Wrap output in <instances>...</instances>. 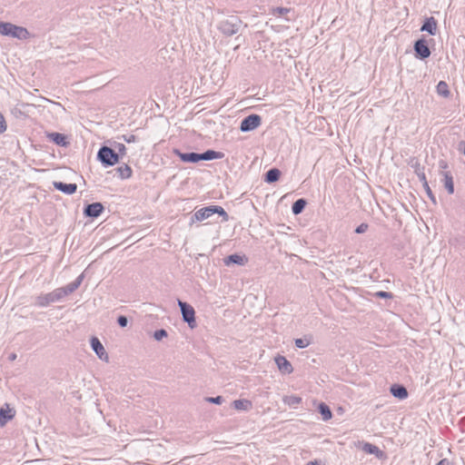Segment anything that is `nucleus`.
Returning a JSON list of instances; mask_svg holds the SVG:
<instances>
[{"instance_id": "obj_9", "label": "nucleus", "mask_w": 465, "mask_h": 465, "mask_svg": "<svg viewBox=\"0 0 465 465\" xmlns=\"http://www.w3.org/2000/svg\"><path fill=\"white\" fill-rule=\"evenodd\" d=\"M90 345L95 355L104 362L109 361V356L106 352L104 345L96 337H93L90 340Z\"/></svg>"}, {"instance_id": "obj_33", "label": "nucleus", "mask_w": 465, "mask_h": 465, "mask_svg": "<svg viewBox=\"0 0 465 465\" xmlns=\"http://www.w3.org/2000/svg\"><path fill=\"white\" fill-rule=\"evenodd\" d=\"M209 402L211 403H213V404H221L222 401H223V399L221 396H217V397H214V398H209L207 400Z\"/></svg>"}, {"instance_id": "obj_31", "label": "nucleus", "mask_w": 465, "mask_h": 465, "mask_svg": "<svg viewBox=\"0 0 465 465\" xmlns=\"http://www.w3.org/2000/svg\"><path fill=\"white\" fill-rule=\"evenodd\" d=\"M7 129L5 119L2 114H0V134H4Z\"/></svg>"}, {"instance_id": "obj_19", "label": "nucleus", "mask_w": 465, "mask_h": 465, "mask_svg": "<svg viewBox=\"0 0 465 465\" xmlns=\"http://www.w3.org/2000/svg\"><path fill=\"white\" fill-rule=\"evenodd\" d=\"M361 450L369 454H372L376 456L377 458L381 459L383 457V452L375 445L371 443H362L361 444Z\"/></svg>"}, {"instance_id": "obj_37", "label": "nucleus", "mask_w": 465, "mask_h": 465, "mask_svg": "<svg viewBox=\"0 0 465 465\" xmlns=\"http://www.w3.org/2000/svg\"><path fill=\"white\" fill-rule=\"evenodd\" d=\"M437 465H452V464L447 460H442Z\"/></svg>"}, {"instance_id": "obj_17", "label": "nucleus", "mask_w": 465, "mask_h": 465, "mask_svg": "<svg viewBox=\"0 0 465 465\" xmlns=\"http://www.w3.org/2000/svg\"><path fill=\"white\" fill-rule=\"evenodd\" d=\"M47 137L59 146L66 147L69 144L68 139L64 134L59 133H51L47 134Z\"/></svg>"}, {"instance_id": "obj_41", "label": "nucleus", "mask_w": 465, "mask_h": 465, "mask_svg": "<svg viewBox=\"0 0 465 465\" xmlns=\"http://www.w3.org/2000/svg\"><path fill=\"white\" fill-rule=\"evenodd\" d=\"M380 295H381V297H385V296H386V294H385V293H383V292H381V293H380Z\"/></svg>"}, {"instance_id": "obj_24", "label": "nucleus", "mask_w": 465, "mask_h": 465, "mask_svg": "<svg viewBox=\"0 0 465 465\" xmlns=\"http://www.w3.org/2000/svg\"><path fill=\"white\" fill-rule=\"evenodd\" d=\"M280 171L276 168L271 169L267 172L265 181L268 183H274L280 178Z\"/></svg>"}, {"instance_id": "obj_39", "label": "nucleus", "mask_w": 465, "mask_h": 465, "mask_svg": "<svg viewBox=\"0 0 465 465\" xmlns=\"http://www.w3.org/2000/svg\"><path fill=\"white\" fill-rule=\"evenodd\" d=\"M420 179L421 180L422 183L424 184L425 182H427L426 180V177H425V174L424 173H421L420 174Z\"/></svg>"}, {"instance_id": "obj_28", "label": "nucleus", "mask_w": 465, "mask_h": 465, "mask_svg": "<svg viewBox=\"0 0 465 465\" xmlns=\"http://www.w3.org/2000/svg\"><path fill=\"white\" fill-rule=\"evenodd\" d=\"M283 402L287 405H298L302 402V398L297 395H291L284 398Z\"/></svg>"}, {"instance_id": "obj_35", "label": "nucleus", "mask_w": 465, "mask_h": 465, "mask_svg": "<svg viewBox=\"0 0 465 465\" xmlns=\"http://www.w3.org/2000/svg\"><path fill=\"white\" fill-rule=\"evenodd\" d=\"M366 228H367V226H366V225L361 224V226H359V227L356 229V232H357V233L363 232L366 230Z\"/></svg>"}, {"instance_id": "obj_30", "label": "nucleus", "mask_w": 465, "mask_h": 465, "mask_svg": "<svg viewBox=\"0 0 465 465\" xmlns=\"http://www.w3.org/2000/svg\"><path fill=\"white\" fill-rule=\"evenodd\" d=\"M167 336V332L164 330H158L154 331L153 337L156 341H161Z\"/></svg>"}, {"instance_id": "obj_2", "label": "nucleus", "mask_w": 465, "mask_h": 465, "mask_svg": "<svg viewBox=\"0 0 465 465\" xmlns=\"http://www.w3.org/2000/svg\"><path fill=\"white\" fill-rule=\"evenodd\" d=\"M177 304L180 308L183 321L191 330H193L196 327L195 311L193 307L191 304L180 300H178Z\"/></svg>"}, {"instance_id": "obj_18", "label": "nucleus", "mask_w": 465, "mask_h": 465, "mask_svg": "<svg viewBox=\"0 0 465 465\" xmlns=\"http://www.w3.org/2000/svg\"><path fill=\"white\" fill-rule=\"evenodd\" d=\"M390 391L393 397L400 400H405L408 397L407 390L401 385H392L390 389Z\"/></svg>"}, {"instance_id": "obj_5", "label": "nucleus", "mask_w": 465, "mask_h": 465, "mask_svg": "<svg viewBox=\"0 0 465 465\" xmlns=\"http://www.w3.org/2000/svg\"><path fill=\"white\" fill-rule=\"evenodd\" d=\"M273 361L281 375H291L293 373L294 368L285 356L277 354L274 356Z\"/></svg>"}, {"instance_id": "obj_20", "label": "nucleus", "mask_w": 465, "mask_h": 465, "mask_svg": "<svg viewBox=\"0 0 465 465\" xmlns=\"http://www.w3.org/2000/svg\"><path fill=\"white\" fill-rule=\"evenodd\" d=\"M232 405L235 410L242 411H247L252 407V401L247 399L236 400L232 402Z\"/></svg>"}, {"instance_id": "obj_25", "label": "nucleus", "mask_w": 465, "mask_h": 465, "mask_svg": "<svg viewBox=\"0 0 465 465\" xmlns=\"http://www.w3.org/2000/svg\"><path fill=\"white\" fill-rule=\"evenodd\" d=\"M444 185L450 194L454 193V184L451 175L449 173H444Z\"/></svg>"}, {"instance_id": "obj_38", "label": "nucleus", "mask_w": 465, "mask_h": 465, "mask_svg": "<svg viewBox=\"0 0 465 465\" xmlns=\"http://www.w3.org/2000/svg\"><path fill=\"white\" fill-rule=\"evenodd\" d=\"M125 141L127 143H133L135 141V137L134 135H131L130 137L126 138Z\"/></svg>"}, {"instance_id": "obj_13", "label": "nucleus", "mask_w": 465, "mask_h": 465, "mask_svg": "<svg viewBox=\"0 0 465 465\" xmlns=\"http://www.w3.org/2000/svg\"><path fill=\"white\" fill-rule=\"evenodd\" d=\"M104 206L101 203L88 204L84 211V214L88 218H97L104 212Z\"/></svg>"}, {"instance_id": "obj_23", "label": "nucleus", "mask_w": 465, "mask_h": 465, "mask_svg": "<svg viewBox=\"0 0 465 465\" xmlns=\"http://www.w3.org/2000/svg\"><path fill=\"white\" fill-rule=\"evenodd\" d=\"M318 410L324 421L330 420L331 419V411L325 403H320L318 406Z\"/></svg>"}, {"instance_id": "obj_21", "label": "nucleus", "mask_w": 465, "mask_h": 465, "mask_svg": "<svg viewBox=\"0 0 465 465\" xmlns=\"http://www.w3.org/2000/svg\"><path fill=\"white\" fill-rule=\"evenodd\" d=\"M201 161H211V160H216V159H222L223 157V154L222 153L213 151V150H207L203 153L200 154Z\"/></svg>"}, {"instance_id": "obj_36", "label": "nucleus", "mask_w": 465, "mask_h": 465, "mask_svg": "<svg viewBox=\"0 0 465 465\" xmlns=\"http://www.w3.org/2000/svg\"><path fill=\"white\" fill-rule=\"evenodd\" d=\"M81 282H82V278H80L77 281V282L70 289V292H73L74 290H75L81 284Z\"/></svg>"}, {"instance_id": "obj_14", "label": "nucleus", "mask_w": 465, "mask_h": 465, "mask_svg": "<svg viewBox=\"0 0 465 465\" xmlns=\"http://www.w3.org/2000/svg\"><path fill=\"white\" fill-rule=\"evenodd\" d=\"M54 187L66 195H71L74 193L77 188L76 184L74 183H64L61 182H54Z\"/></svg>"}, {"instance_id": "obj_4", "label": "nucleus", "mask_w": 465, "mask_h": 465, "mask_svg": "<svg viewBox=\"0 0 465 465\" xmlns=\"http://www.w3.org/2000/svg\"><path fill=\"white\" fill-rule=\"evenodd\" d=\"M97 159L105 167L114 166L119 162L118 154L107 146H103L99 149L97 153Z\"/></svg>"}, {"instance_id": "obj_7", "label": "nucleus", "mask_w": 465, "mask_h": 465, "mask_svg": "<svg viewBox=\"0 0 465 465\" xmlns=\"http://www.w3.org/2000/svg\"><path fill=\"white\" fill-rule=\"evenodd\" d=\"M262 120L258 114H251L245 117L240 124L242 133H248L257 129L261 125Z\"/></svg>"}, {"instance_id": "obj_10", "label": "nucleus", "mask_w": 465, "mask_h": 465, "mask_svg": "<svg viewBox=\"0 0 465 465\" xmlns=\"http://www.w3.org/2000/svg\"><path fill=\"white\" fill-rule=\"evenodd\" d=\"M248 263V257L242 252L232 253L223 260V264L227 267L232 265L245 266Z\"/></svg>"}, {"instance_id": "obj_29", "label": "nucleus", "mask_w": 465, "mask_h": 465, "mask_svg": "<svg viewBox=\"0 0 465 465\" xmlns=\"http://www.w3.org/2000/svg\"><path fill=\"white\" fill-rule=\"evenodd\" d=\"M295 346L298 349H305L310 345V341L307 339H296L294 341Z\"/></svg>"}, {"instance_id": "obj_6", "label": "nucleus", "mask_w": 465, "mask_h": 465, "mask_svg": "<svg viewBox=\"0 0 465 465\" xmlns=\"http://www.w3.org/2000/svg\"><path fill=\"white\" fill-rule=\"evenodd\" d=\"M241 22L235 17L225 18L220 25V31L225 35H235L240 28Z\"/></svg>"}, {"instance_id": "obj_26", "label": "nucleus", "mask_w": 465, "mask_h": 465, "mask_svg": "<svg viewBox=\"0 0 465 465\" xmlns=\"http://www.w3.org/2000/svg\"><path fill=\"white\" fill-rule=\"evenodd\" d=\"M45 103L48 104V110L54 113H63L64 111V107L55 102L45 100Z\"/></svg>"}, {"instance_id": "obj_3", "label": "nucleus", "mask_w": 465, "mask_h": 465, "mask_svg": "<svg viewBox=\"0 0 465 465\" xmlns=\"http://www.w3.org/2000/svg\"><path fill=\"white\" fill-rule=\"evenodd\" d=\"M214 213H217L220 216H222L224 221L228 220L227 213L222 207L219 206H210L198 210L197 212H195L193 220L194 222H201L209 218Z\"/></svg>"}, {"instance_id": "obj_12", "label": "nucleus", "mask_w": 465, "mask_h": 465, "mask_svg": "<svg viewBox=\"0 0 465 465\" xmlns=\"http://www.w3.org/2000/svg\"><path fill=\"white\" fill-rule=\"evenodd\" d=\"M15 416V411L9 404H5L0 409V426H5L8 421Z\"/></svg>"}, {"instance_id": "obj_11", "label": "nucleus", "mask_w": 465, "mask_h": 465, "mask_svg": "<svg viewBox=\"0 0 465 465\" xmlns=\"http://www.w3.org/2000/svg\"><path fill=\"white\" fill-rule=\"evenodd\" d=\"M420 31L421 33H426L430 36H435L438 32V24L436 19L433 16L424 18Z\"/></svg>"}, {"instance_id": "obj_27", "label": "nucleus", "mask_w": 465, "mask_h": 465, "mask_svg": "<svg viewBox=\"0 0 465 465\" xmlns=\"http://www.w3.org/2000/svg\"><path fill=\"white\" fill-rule=\"evenodd\" d=\"M306 204V202L303 199L297 200L292 205V213L294 214H299L302 212Z\"/></svg>"}, {"instance_id": "obj_40", "label": "nucleus", "mask_w": 465, "mask_h": 465, "mask_svg": "<svg viewBox=\"0 0 465 465\" xmlns=\"http://www.w3.org/2000/svg\"><path fill=\"white\" fill-rule=\"evenodd\" d=\"M305 465H320V463L317 460H312L306 463Z\"/></svg>"}, {"instance_id": "obj_8", "label": "nucleus", "mask_w": 465, "mask_h": 465, "mask_svg": "<svg viewBox=\"0 0 465 465\" xmlns=\"http://www.w3.org/2000/svg\"><path fill=\"white\" fill-rule=\"evenodd\" d=\"M413 49L416 57L420 60H425L430 56V50L426 40L422 37L414 43Z\"/></svg>"}, {"instance_id": "obj_16", "label": "nucleus", "mask_w": 465, "mask_h": 465, "mask_svg": "<svg viewBox=\"0 0 465 465\" xmlns=\"http://www.w3.org/2000/svg\"><path fill=\"white\" fill-rule=\"evenodd\" d=\"M174 153L183 161V163H197L201 161V156L196 153H183L179 151H174Z\"/></svg>"}, {"instance_id": "obj_32", "label": "nucleus", "mask_w": 465, "mask_h": 465, "mask_svg": "<svg viewBox=\"0 0 465 465\" xmlns=\"http://www.w3.org/2000/svg\"><path fill=\"white\" fill-rule=\"evenodd\" d=\"M127 323H128V320L125 316H120L118 318V324L121 326V327H126L127 326Z\"/></svg>"}, {"instance_id": "obj_1", "label": "nucleus", "mask_w": 465, "mask_h": 465, "mask_svg": "<svg viewBox=\"0 0 465 465\" xmlns=\"http://www.w3.org/2000/svg\"><path fill=\"white\" fill-rule=\"evenodd\" d=\"M0 35L19 40L30 37V33L25 27L18 26L8 22H0Z\"/></svg>"}, {"instance_id": "obj_34", "label": "nucleus", "mask_w": 465, "mask_h": 465, "mask_svg": "<svg viewBox=\"0 0 465 465\" xmlns=\"http://www.w3.org/2000/svg\"><path fill=\"white\" fill-rule=\"evenodd\" d=\"M423 187H424V189H425V191H426V193H427L428 196H429L430 198L433 199L432 193H431L430 188V186H429V184H428V183H427V182H425V183L423 184Z\"/></svg>"}, {"instance_id": "obj_15", "label": "nucleus", "mask_w": 465, "mask_h": 465, "mask_svg": "<svg viewBox=\"0 0 465 465\" xmlns=\"http://www.w3.org/2000/svg\"><path fill=\"white\" fill-rule=\"evenodd\" d=\"M435 90H436V94L441 98L449 99L450 97V87H449L448 84L443 80L439 81L437 83Z\"/></svg>"}, {"instance_id": "obj_22", "label": "nucleus", "mask_w": 465, "mask_h": 465, "mask_svg": "<svg viewBox=\"0 0 465 465\" xmlns=\"http://www.w3.org/2000/svg\"><path fill=\"white\" fill-rule=\"evenodd\" d=\"M117 174L123 180H127L132 177L133 172L129 165L124 164L117 168Z\"/></svg>"}]
</instances>
